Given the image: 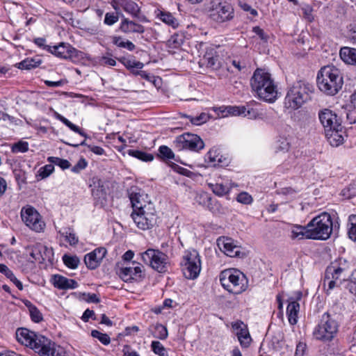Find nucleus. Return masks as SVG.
Returning <instances> with one entry per match:
<instances>
[{"label":"nucleus","instance_id":"1","mask_svg":"<svg viewBox=\"0 0 356 356\" xmlns=\"http://www.w3.org/2000/svg\"><path fill=\"white\" fill-rule=\"evenodd\" d=\"M250 86L258 97L265 102L273 103L277 99V86L271 74L264 69L257 68L254 72Z\"/></svg>","mask_w":356,"mask_h":356},{"label":"nucleus","instance_id":"2","mask_svg":"<svg viewBox=\"0 0 356 356\" xmlns=\"http://www.w3.org/2000/svg\"><path fill=\"white\" fill-rule=\"evenodd\" d=\"M317 84L321 91L327 95H335L342 88L343 76L340 70L334 65L321 68L317 74Z\"/></svg>","mask_w":356,"mask_h":356},{"label":"nucleus","instance_id":"3","mask_svg":"<svg viewBox=\"0 0 356 356\" xmlns=\"http://www.w3.org/2000/svg\"><path fill=\"white\" fill-rule=\"evenodd\" d=\"M350 269V263L343 258H339L332 261L327 267L323 281L327 294L334 287L340 286L342 282L346 280Z\"/></svg>","mask_w":356,"mask_h":356},{"label":"nucleus","instance_id":"4","mask_svg":"<svg viewBox=\"0 0 356 356\" xmlns=\"http://www.w3.org/2000/svg\"><path fill=\"white\" fill-rule=\"evenodd\" d=\"M307 225L309 239L314 240H326L330 238L333 231L339 228V222H334L331 216L326 212L314 218Z\"/></svg>","mask_w":356,"mask_h":356},{"label":"nucleus","instance_id":"5","mask_svg":"<svg viewBox=\"0 0 356 356\" xmlns=\"http://www.w3.org/2000/svg\"><path fill=\"white\" fill-rule=\"evenodd\" d=\"M219 280L222 286L234 294H241L248 286V281L245 275L234 268L222 270L219 275Z\"/></svg>","mask_w":356,"mask_h":356},{"label":"nucleus","instance_id":"6","mask_svg":"<svg viewBox=\"0 0 356 356\" xmlns=\"http://www.w3.org/2000/svg\"><path fill=\"white\" fill-rule=\"evenodd\" d=\"M312 86L300 81L293 83L288 90L284 99L285 106L293 110L298 109L309 99Z\"/></svg>","mask_w":356,"mask_h":356},{"label":"nucleus","instance_id":"7","mask_svg":"<svg viewBox=\"0 0 356 356\" xmlns=\"http://www.w3.org/2000/svg\"><path fill=\"white\" fill-rule=\"evenodd\" d=\"M338 329V322L331 314L325 312L314 329L313 336L316 340L329 342L336 337Z\"/></svg>","mask_w":356,"mask_h":356},{"label":"nucleus","instance_id":"8","mask_svg":"<svg viewBox=\"0 0 356 356\" xmlns=\"http://www.w3.org/2000/svg\"><path fill=\"white\" fill-rule=\"evenodd\" d=\"M15 336L19 343L29 347L38 354L42 347H45V343H49L48 338L24 327L18 328L16 330Z\"/></svg>","mask_w":356,"mask_h":356},{"label":"nucleus","instance_id":"9","mask_svg":"<svg viewBox=\"0 0 356 356\" xmlns=\"http://www.w3.org/2000/svg\"><path fill=\"white\" fill-rule=\"evenodd\" d=\"M181 267L186 279L197 278L201 270V260L197 251L192 250L186 252L181 262Z\"/></svg>","mask_w":356,"mask_h":356},{"label":"nucleus","instance_id":"10","mask_svg":"<svg viewBox=\"0 0 356 356\" xmlns=\"http://www.w3.org/2000/svg\"><path fill=\"white\" fill-rule=\"evenodd\" d=\"M141 260L156 271L166 270L168 256L159 250L148 249L140 254Z\"/></svg>","mask_w":356,"mask_h":356},{"label":"nucleus","instance_id":"11","mask_svg":"<svg viewBox=\"0 0 356 356\" xmlns=\"http://www.w3.org/2000/svg\"><path fill=\"white\" fill-rule=\"evenodd\" d=\"M209 15L211 20L221 24L230 21L234 17V9L225 2L213 3L209 10Z\"/></svg>","mask_w":356,"mask_h":356},{"label":"nucleus","instance_id":"12","mask_svg":"<svg viewBox=\"0 0 356 356\" xmlns=\"http://www.w3.org/2000/svg\"><path fill=\"white\" fill-rule=\"evenodd\" d=\"M21 217L26 225L36 232H42L45 227L41 216L32 207H24L21 211Z\"/></svg>","mask_w":356,"mask_h":356},{"label":"nucleus","instance_id":"13","mask_svg":"<svg viewBox=\"0 0 356 356\" xmlns=\"http://www.w3.org/2000/svg\"><path fill=\"white\" fill-rule=\"evenodd\" d=\"M319 120L324 127L325 131L331 129L339 127L342 125V119L338 115L328 108H325L318 113Z\"/></svg>","mask_w":356,"mask_h":356},{"label":"nucleus","instance_id":"14","mask_svg":"<svg viewBox=\"0 0 356 356\" xmlns=\"http://www.w3.org/2000/svg\"><path fill=\"white\" fill-rule=\"evenodd\" d=\"M48 51L56 56L63 59H74L79 58V51L70 44L62 42L58 45L49 47Z\"/></svg>","mask_w":356,"mask_h":356},{"label":"nucleus","instance_id":"15","mask_svg":"<svg viewBox=\"0 0 356 356\" xmlns=\"http://www.w3.org/2000/svg\"><path fill=\"white\" fill-rule=\"evenodd\" d=\"M177 142L184 149L198 152L204 147L202 140L195 134H185L177 138Z\"/></svg>","mask_w":356,"mask_h":356},{"label":"nucleus","instance_id":"16","mask_svg":"<svg viewBox=\"0 0 356 356\" xmlns=\"http://www.w3.org/2000/svg\"><path fill=\"white\" fill-rule=\"evenodd\" d=\"M155 222V211L152 209L147 211H136L135 209V224L142 230L150 229Z\"/></svg>","mask_w":356,"mask_h":356},{"label":"nucleus","instance_id":"17","mask_svg":"<svg viewBox=\"0 0 356 356\" xmlns=\"http://www.w3.org/2000/svg\"><path fill=\"white\" fill-rule=\"evenodd\" d=\"M147 17L140 14V9L135 10V33L140 35V38L148 40L152 36V29L149 27Z\"/></svg>","mask_w":356,"mask_h":356},{"label":"nucleus","instance_id":"18","mask_svg":"<svg viewBox=\"0 0 356 356\" xmlns=\"http://www.w3.org/2000/svg\"><path fill=\"white\" fill-rule=\"evenodd\" d=\"M219 248L228 257H235L240 254L241 248L235 244L231 238L222 237L217 241Z\"/></svg>","mask_w":356,"mask_h":356},{"label":"nucleus","instance_id":"19","mask_svg":"<svg viewBox=\"0 0 356 356\" xmlns=\"http://www.w3.org/2000/svg\"><path fill=\"white\" fill-rule=\"evenodd\" d=\"M232 327L236 331V334L241 346L243 348L249 347L252 341V338L247 325L242 321H237L233 323Z\"/></svg>","mask_w":356,"mask_h":356},{"label":"nucleus","instance_id":"20","mask_svg":"<svg viewBox=\"0 0 356 356\" xmlns=\"http://www.w3.org/2000/svg\"><path fill=\"white\" fill-rule=\"evenodd\" d=\"M106 254V250L104 248L95 249L91 252L86 254L84 262L90 269L97 268Z\"/></svg>","mask_w":356,"mask_h":356},{"label":"nucleus","instance_id":"21","mask_svg":"<svg viewBox=\"0 0 356 356\" xmlns=\"http://www.w3.org/2000/svg\"><path fill=\"white\" fill-rule=\"evenodd\" d=\"M150 209L152 211H155L154 204L151 202L147 194L141 189L137 192L135 191V209L136 211H147Z\"/></svg>","mask_w":356,"mask_h":356},{"label":"nucleus","instance_id":"22","mask_svg":"<svg viewBox=\"0 0 356 356\" xmlns=\"http://www.w3.org/2000/svg\"><path fill=\"white\" fill-rule=\"evenodd\" d=\"M51 282L58 289H73L78 286V283L72 279H68L60 275H54L51 277Z\"/></svg>","mask_w":356,"mask_h":356},{"label":"nucleus","instance_id":"23","mask_svg":"<svg viewBox=\"0 0 356 356\" xmlns=\"http://www.w3.org/2000/svg\"><path fill=\"white\" fill-rule=\"evenodd\" d=\"M39 355L41 356H68L64 348L56 345L50 339H49V343H45V347H42Z\"/></svg>","mask_w":356,"mask_h":356},{"label":"nucleus","instance_id":"24","mask_svg":"<svg viewBox=\"0 0 356 356\" xmlns=\"http://www.w3.org/2000/svg\"><path fill=\"white\" fill-rule=\"evenodd\" d=\"M343 127L341 125V128L337 127L334 129H331L325 131V136L332 146L337 147L343 142Z\"/></svg>","mask_w":356,"mask_h":356},{"label":"nucleus","instance_id":"25","mask_svg":"<svg viewBox=\"0 0 356 356\" xmlns=\"http://www.w3.org/2000/svg\"><path fill=\"white\" fill-rule=\"evenodd\" d=\"M339 55L342 60L348 64L356 66V49L349 47L341 48Z\"/></svg>","mask_w":356,"mask_h":356},{"label":"nucleus","instance_id":"26","mask_svg":"<svg viewBox=\"0 0 356 356\" xmlns=\"http://www.w3.org/2000/svg\"><path fill=\"white\" fill-rule=\"evenodd\" d=\"M309 227L308 225L303 227L301 225H293L291 229V235L290 237L293 240H300L303 238L309 239Z\"/></svg>","mask_w":356,"mask_h":356},{"label":"nucleus","instance_id":"27","mask_svg":"<svg viewBox=\"0 0 356 356\" xmlns=\"http://www.w3.org/2000/svg\"><path fill=\"white\" fill-rule=\"evenodd\" d=\"M218 61V56L212 49L206 51L202 58H200L199 64L200 66L207 67H215Z\"/></svg>","mask_w":356,"mask_h":356},{"label":"nucleus","instance_id":"28","mask_svg":"<svg viewBox=\"0 0 356 356\" xmlns=\"http://www.w3.org/2000/svg\"><path fill=\"white\" fill-rule=\"evenodd\" d=\"M299 310L300 305L297 301H291L289 303L286 308V314L291 325L297 323Z\"/></svg>","mask_w":356,"mask_h":356},{"label":"nucleus","instance_id":"29","mask_svg":"<svg viewBox=\"0 0 356 356\" xmlns=\"http://www.w3.org/2000/svg\"><path fill=\"white\" fill-rule=\"evenodd\" d=\"M157 17L173 29L177 28L179 25V21L170 13L159 11Z\"/></svg>","mask_w":356,"mask_h":356},{"label":"nucleus","instance_id":"30","mask_svg":"<svg viewBox=\"0 0 356 356\" xmlns=\"http://www.w3.org/2000/svg\"><path fill=\"white\" fill-rule=\"evenodd\" d=\"M186 36L184 33L179 32L174 33L168 40V46L170 48L177 49L181 47L185 42Z\"/></svg>","mask_w":356,"mask_h":356},{"label":"nucleus","instance_id":"31","mask_svg":"<svg viewBox=\"0 0 356 356\" xmlns=\"http://www.w3.org/2000/svg\"><path fill=\"white\" fill-rule=\"evenodd\" d=\"M219 110L222 113V117H226L228 115L239 116L244 113L245 106H229L226 107H220Z\"/></svg>","mask_w":356,"mask_h":356},{"label":"nucleus","instance_id":"32","mask_svg":"<svg viewBox=\"0 0 356 356\" xmlns=\"http://www.w3.org/2000/svg\"><path fill=\"white\" fill-rule=\"evenodd\" d=\"M0 273L4 274L19 290L23 289V285L22 282L17 280V278L15 276L12 270H10L8 267L3 264H0Z\"/></svg>","mask_w":356,"mask_h":356},{"label":"nucleus","instance_id":"33","mask_svg":"<svg viewBox=\"0 0 356 356\" xmlns=\"http://www.w3.org/2000/svg\"><path fill=\"white\" fill-rule=\"evenodd\" d=\"M59 234L60 236L65 238L71 245H75L79 241L78 237L71 228H64L59 231Z\"/></svg>","mask_w":356,"mask_h":356},{"label":"nucleus","instance_id":"34","mask_svg":"<svg viewBox=\"0 0 356 356\" xmlns=\"http://www.w3.org/2000/svg\"><path fill=\"white\" fill-rule=\"evenodd\" d=\"M209 188L218 196H223L229 192V187L223 184H209Z\"/></svg>","mask_w":356,"mask_h":356},{"label":"nucleus","instance_id":"35","mask_svg":"<svg viewBox=\"0 0 356 356\" xmlns=\"http://www.w3.org/2000/svg\"><path fill=\"white\" fill-rule=\"evenodd\" d=\"M140 76L142 79H145L146 81L149 83L150 84L154 85V86H157V81H159L154 75L152 74L144 71V70H135V77Z\"/></svg>","mask_w":356,"mask_h":356},{"label":"nucleus","instance_id":"36","mask_svg":"<svg viewBox=\"0 0 356 356\" xmlns=\"http://www.w3.org/2000/svg\"><path fill=\"white\" fill-rule=\"evenodd\" d=\"M55 118L62 122L63 124H65L67 127H69L71 130L79 134L81 136H84L83 133H82L81 130L79 127L72 123L70 120H68L67 118L61 115L57 112H55L54 113Z\"/></svg>","mask_w":356,"mask_h":356},{"label":"nucleus","instance_id":"37","mask_svg":"<svg viewBox=\"0 0 356 356\" xmlns=\"http://www.w3.org/2000/svg\"><path fill=\"white\" fill-rule=\"evenodd\" d=\"M40 63V60H35L33 58H26L18 63V67L22 70H31L37 67Z\"/></svg>","mask_w":356,"mask_h":356},{"label":"nucleus","instance_id":"38","mask_svg":"<svg viewBox=\"0 0 356 356\" xmlns=\"http://www.w3.org/2000/svg\"><path fill=\"white\" fill-rule=\"evenodd\" d=\"M348 236L349 238L356 241V215H351L348 218Z\"/></svg>","mask_w":356,"mask_h":356},{"label":"nucleus","instance_id":"39","mask_svg":"<svg viewBox=\"0 0 356 356\" xmlns=\"http://www.w3.org/2000/svg\"><path fill=\"white\" fill-rule=\"evenodd\" d=\"M151 348L159 356H168L166 348L159 341H153L151 343Z\"/></svg>","mask_w":356,"mask_h":356},{"label":"nucleus","instance_id":"40","mask_svg":"<svg viewBox=\"0 0 356 356\" xmlns=\"http://www.w3.org/2000/svg\"><path fill=\"white\" fill-rule=\"evenodd\" d=\"M63 261L66 266L72 269L76 268L80 262L76 256H69L67 254L63 257Z\"/></svg>","mask_w":356,"mask_h":356},{"label":"nucleus","instance_id":"41","mask_svg":"<svg viewBox=\"0 0 356 356\" xmlns=\"http://www.w3.org/2000/svg\"><path fill=\"white\" fill-rule=\"evenodd\" d=\"M29 150V143L26 141L19 140L14 144L11 147V151L13 153H24Z\"/></svg>","mask_w":356,"mask_h":356},{"label":"nucleus","instance_id":"42","mask_svg":"<svg viewBox=\"0 0 356 356\" xmlns=\"http://www.w3.org/2000/svg\"><path fill=\"white\" fill-rule=\"evenodd\" d=\"M38 250L41 252V257L44 261H51L54 257V252L51 248H47L45 245H39Z\"/></svg>","mask_w":356,"mask_h":356},{"label":"nucleus","instance_id":"43","mask_svg":"<svg viewBox=\"0 0 356 356\" xmlns=\"http://www.w3.org/2000/svg\"><path fill=\"white\" fill-rule=\"evenodd\" d=\"M168 332L165 326L161 324H157L155 326L154 336L161 340H164L168 337Z\"/></svg>","mask_w":356,"mask_h":356},{"label":"nucleus","instance_id":"44","mask_svg":"<svg viewBox=\"0 0 356 356\" xmlns=\"http://www.w3.org/2000/svg\"><path fill=\"white\" fill-rule=\"evenodd\" d=\"M91 335L92 337L97 339L104 345H108L111 342V338L107 334L102 333L98 330H92Z\"/></svg>","mask_w":356,"mask_h":356},{"label":"nucleus","instance_id":"45","mask_svg":"<svg viewBox=\"0 0 356 356\" xmlns=\"http://www.w3.org/2000/svg\"><path fill=\"white\" fill-rule=\"evenodd\" d=\"M120 278L124 282H129L133 279V273L131 268L122 266L119 272Z\"/></svg>","mask_w":356,"mask_h":356},{"label":"nucleus","instance_id":"46","mask_svg":"<svg viewBox=\"0 0 356 356\" xmlns=\"http://www.w3.org/2000/svg\"><path fill=\"white\" fill-rule=\"evenodd\" d=\"M236 200L243 204H251L253 202V197L247 192H241L236 196Z\"/></svg>","mask_w":356,"mask_h":356},{"label":"nucleus","instance_id":"47","mask_svg":"<svg viewBox=\"0 0 356 356\" xmlns=\"http://www.w3.org/2000/svg\"><path fill=\"white\" fill-rule=\"evenodd\" d=\"M54 170V166L51 164H47L40 168L38 176L40 179H44L49 177Z\"/></svg>","mask_w":356,"mask_h":356},{"label":"nucleus","instance_id":"48","mask_svg":"<svg viewBox=\"0 0 356 356\" xmlns=\"http://www.w3.org/2000/svg\"><path fill=\"white\" fill-rule=\"evenodd\" d=\"M31 318L35 323H39L42 320V315L39 309L31 305L29 307Z\"/></svg>","mask_w":356,"mask_h":356},{"label":"nucleus","instance_id":"49","mask_svg":"<svg viewBox=\"0 0 356 356\" xmlns=\"http://www.w3.org/2000/svg\"><path fill=\"white\" fill-rule=\"evenodd\" d=\"M159 152L163 159H173L175 158V154L172 149L166 145L160 146L159 148Z\"/></svg>","mask_w":356,"mask_h":356},{"label":"nucleus","instance_id":"50","mask_svg":"<svg viewBox=\"0 0 356 356\" xmlns=\"http://www.w3.org/2000/svg\"><path fill=\"white\" fill-rule=\"evenodd\" d=\"M220 152L218 149L213 147L207 153V159L213 165H216L217 158L220 156Z\"/></svg>","mask_w":356,"mask_h":356},{"label":"nucleus","instance_id":"51","mask_svg":"<svg viewBox=\"0 0 356 356\" xmlns=\"http://www.w3.org/2000/svg\"><path fill=\"white\" fill-rule=\"evenodd\" d=\"M135 158H137L143 161L147 162L152 161L154 159V156L152 154L135 150Z\"/></svg>","mask_w":356,"mask_h":356},{"label":"nucleus","instance_id":"52","mask_svg":"<svg viewBox=\"0 0 356 356\" xmlns=\"http://www.w3.org/2000/svg\"><path fill=\"white\" fill-rule=\"evenodd\" d=\"M113 42L117 46L125 47L129 50H131L134 47L133 44L131 42H125L121 38H115Z\"/></svg>","mask_w":356,"mask_h":356},{"label":"nucleus","instance_id":"53","mask_svg":"<svg viewBox=\"0 0 356 356\" xmlns=\"http://www.w3.org/2000/svg\"><path fill=\"white\" fill-rule=\"evenodd\" d=\"M118 20V17L113 13H107L105 15L104 23L107 25H113Z\"/></svg>","mask_w":356,"mask_h":356},{"label":"nucleus","instance_id":"54","mask_svg":"<svg viewBox=\"0 0 356 356\" xmlns=\"http://www.w3.org/2000/svg\"><path fill=\"white\" fill-rule=\"evenodd\" d=\"M145 277V268L142 265L135 266V281L141 280Z\"/></svg>","mask_w":356,"mask_h":356},{"label":"nucleus","instance_id":"55","mask_svg":"<svg viewBox=\"0 0 356 356\" xmlns=\"http://www.w3.org/2000/svg\"><path fill=\"white\" fill-rule=\"evenodd\" d=\"M87 166V162L84 159H80L76 164L72 168V171L76 173L85 169Z\"/></svg>","mask_w":356,"mask_h":356},{"label":"nucleus","instance_id":"56","mask_svg":"<svg viewBox=\"0 0 356 356\" xmlns=\"http://www.w3.org/2000/svg\"><path fill=\"white\" fill-rule=\"evenodd\" d=\"M207 120V115L205 113H202L199 116L196 118H193L191 120V122L195 125H200L204 122H206Z\"/></svg>","mask_w":356,"mask_h":356},{"label":"nucleus","instance_id":"57","mask_svg":"<svg viewBox=\"0 0 356 356\" xmlns=\"http://www.w3.org/2000/svg\"><path fill=\"white\" fill-rule=\"evenodd\" d=\"M252 31L257 34L261 40L264 41L268 40V35L264 33V30L259 26H254L252 29Z\"/></svg>","mask_w":356,"mask_h":356},{"label":"nucleus","instance_id":"58","mask_svg":"<svg viewBox=\"0 0 356 356\" xmlns=\"http://www.w3.org/2000/svg\"><path fill=\"white\" fill-rule=\"evenodd\" d=\"M240 7L244 10V11H246V12H250V13L255 17L258 15V13L257 11L252 8L249 4H248L247 3H240Z\"/></svg>","mask_w":356,"mask_h":356},{"label":"nucleus","instance_id":"59","mask_svg":"<svg viewBox=\"0 0 356 356\" xmlns=\"http://www.w3.org/2000/svg\"><path fill=\"white\" fill-rule=\"evenodd\" d=\"M244 111V113L242 114V116L243 117H247L249 119H253L257 116V112L252 108H246L245 106Z\"/></svg>","mask_w":356,"mask_h":356},{"label":"nucleus","instance_id":"60","mask_svg":"<svg viewBox=\"0 0 356 356\" xmlns=\"http://www.w3.org/2000/svg\"><path fill=\"white\" fill-rule=\"evenodd\" d=\"M133 25L134 23L132 22H129L127 19H124L121 24L120 29L125 33L129 32L131 31L129 26Z\"/></svg>","mask_w":356,"mask_h":356},{"label":"nucleus","instance_id":"61","mask_svg":"<svg viewBox=\"0 0 356 356\" xmlns=\"http://www.w3.org/2000/svg\"><path fill=\"white\" fill-rule=\"evenodd\" d=\"M305 347L306 345L305 343H299L296 346L295 356H303Z\"/></svg>","mask_w":356,"mask_h":356},{"label":"nucleus","instance_id":"62","mask_svg":"<svg viewBox=\"0 0 356 356\" xmlns=\"http://www.w3.org/2000/svg\"><path fill=\"white\" fill-rule=\"evenodd\" d=\"M232 65L238 70L241 71L243 70L246 69V65L244 62H241V60H234L232 61Z\"/></svg>","mask_w":356,"mask_h":356},{"label":"nucleus","instance_id":"63","mask_svg":"<svg viewBox=\"0 0 356 356\" xmlns=\"http://www.w3.org/2000/svg\"><path fill=\"white\" fill-rule=\"evenodd\" d=\"M228 162V159L220 154V156L217 158L216 165L222 166L224 165H227Z\"/></svg>","mask_w":356,"mask_h":356},{"label":"nucleus","instance_id":"64","mask_svg":"<svg viewBox=\"0 0 356 356\" xmlns=\"http://www.w3.org/2000/svg\"><path fill=\"white\" fill-rule=\"evenodd\" d=\"M57 165L60 166L62 169H67L70 168V163L66 159H60Z\"/></svg>","mask_w":356,"mask_h":356}]
</instances>
